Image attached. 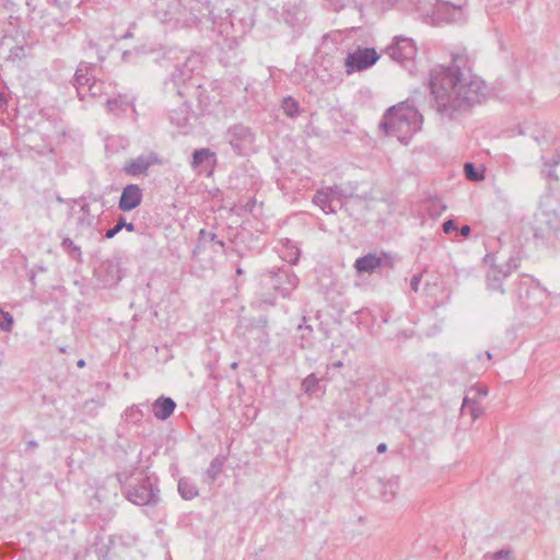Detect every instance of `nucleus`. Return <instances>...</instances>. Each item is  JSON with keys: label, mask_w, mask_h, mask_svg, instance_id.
<instances>
[{"label": "nucleus", "mask_w": 560, "mask_h": 560, "mask_svg": "<svg viewBox=\"0 0 560 560\" xmlns=\"http://www.w3.org/2000/svg\"><path fill=\"white\" fill-rule=\"evenodd\" d=\"M466 62L464 56L455 55L452 65H438L429 72L432 108L443 120H457L489 94L486 82L474 74Z\"/></svg>", "instance_id": "f257e3e1"}, {"label": "nucleus", "mask_w": 560, "mask_h": 560, "mask_svg": "<svg viewBox=\"0 0 560 560\" xmlns=\"http://www.w3.org/2000/svg\"><path fill=\"white\" fill-rule=\"evenodd\" d=\"M214 23L209 0H154L153 14L172 27H191L206 15Z\"/></svg>", "instance_id": "f03ea898"}, {"label": "nucleus", "mask_w": 560, "mask_h": 560, "mask_svg": "<svg viewBox=\"0 0 560 560\" xmlns=\"http://www.w3.org/2000/svg\"><path fill=\"white\" fill-rule=\"evenodd\" d=\"M256 292L259 306L276 305L278 295L288 299L298 288L300 279L288 266L272 267L258 275Z\"/></svg>", "instance_id": "7ed1b4c3"}, {"label": "nucleus", "mask_w": 560, "mask_h": 560, "mask_svg": "<svg viewBox=\"0 0 560 560\" xmlns=\"http://www.w3.org/2000/svg\"><path fill=\"white\" fill-rule=\"evenodd\" d=\"M423 117L420 112L400 102L384 113L380 128L385 135L396 137L400 142L408 143L412 136L421 129Z\"/></svg>", "instance_id": "20e7f679"}, {"label": "nucleus", "mask_w": 560, "mask_h": 560, "mask_svg": "<svg viewBox=\"0 0 560 560\" xmlns=\"http://www.w3.org/2000/svg\"><path fill=\"white\" fill-rule=\"evenodd\" d=\"M202 66V56L199 52H184L183 61L175 66V70L165 81V88L179 96L190 94V90L201 88L199 71Z\"/></svg>", "instance_id": "39448f33"}, {"label": "nucleus", "mask_w": 560, "mask_h": 560, "mask_svg": "<svg viewBox=\"0 0 560 560\" xmlns=\"http://www.w3.org/2000/svg\"><path fill=\"white\" fill-rule=\"evenodd\" d=\"M534 237L557 246L560 243V196H547L534 220Z\"/></svg>", "instance_id": "423d86ee"}, {"label": "nucleus", "mask_w": 560, "mask_h": 560, "mask_svg": "<svg viewBox=\"0 0 560 560\" xmlns=\"http://www.w3.org/2000/svg\"><path fill=\"white\" fill-rule=\"evenodd\" d=\"M514 298L525 308H536L542 306L549 300V293L538 281L529 275H521L514 282L512 290Z\"/></svg>", "instance_id": "0eeeda50"}, {"label": "nucleus", "mask_w": 560, "mask_h": 560, "mask_svg": "<svg viewBox=\"0 0 560 560\" xmlns=\"http://www.w3.org/2000/svg\"><path fill=\"white\" fill-rule=\"evenodd\" d=\"M160 489L150 477L143 476L136 478L133 483L126 485L122 490L124 497L135 505H156Z\"/></svg>", "instance_id": "6e6552de"}, {"label": "nucleus", "mask_w": 560, "mask_h": 560, "mask_svg": "<svg viewBox=\"0 0 560 560\" xmlns=\"http://www.w3.org/2000/svg\"><path fill=\"white\" fill-rule=\"evenodd\" d=\"M486 262H491L490 267L486 272V284L487 289L492 292H499L500 294H505V289L503 287L504 280L511 275L512 271L516 270L520 267L521 258L518 255H512L505 265H497L494 262V254L488 253L485 256Z\"/></svg>", "instance_id": "1a4fd4ad"}, {"label": "nucleus", "mask_w": 560, "mask_h": 560, "mask_svg": "<svg viewBox=\"0 0 560 560\" xmlns=\"http://www.w3.org/2000/svg\"><path fill=\"white\" fill-rule=\"evenodd\" d=\"M387 54L393 60L400 63L410 74H415V57L417 46L412 38L396 36L387 48Z\"/></svg>", "instance_id": "9d476101"}, {"label": "nucleus", "mask_w": 560, "mask_h": 560, "mask_svg": "<svg viewBox=\"0 0 560 560\" xmlns=\"http://www.w3.org/2000/svg\"><path fill=\"white\" fill-rule=\"evenodd\" d=\"M226 139L233 151L238 155H247L253 151L255 135L252 129L242 124L229 128Z\"/></svg>", "instance_id": "9b49d317"}, {"label": "nucleus", "mask_w": 560, "mask_h": 560, "mask_svg": "<svg viewBox=\"0 0 560 560\" xmlns=\"http://www.w3.org/2000/svg\"><path fill=\"white\" fill-rule=\"evenodd\" d=\"M378 59L380 56L374 48H358L347 56L345 61L346 72L351 74L355 71L369 69L374 66Z\"/></svg>", "instance_id": "f8f14e48"}, {"label": "nucleus", "mask_w": 560, "mask_h": 560, "mask_svg": "<svg viewBox=\"0 0 560 560\" xmlns=\"http://www.w3.org/2000/svg\"><path fill=\"white\" fill-rule=\"evenodd\" d=\"M245 325L244 335L248 339H255L264 347L269 345V331H268V318L267 316L260 315L253 318H244Z\"/></svg>", "instance_id": "ddd939ff"}, {"label": "nucleus", "mask_w": 560, "mask_h": 560, "mask_svg": "<svg viewBox=\"0 0 560 560\" xmlns=\"http://www.w3.org/2000/svg\"><path fill=\"white\" fill-rule=\"evenodd\" d=\"M94 77V65L85 61H81L73 74V78L71 80V84L77 90V95L79 100L85 101L88 98V94L85 93V88L89 85L93 80Z\"/></svg>", "instance_id": "4468645a"}, {"label": "nucleus", "mask_w": 560, "mask_h": 560, "mask_svg": "<svg viewBox=\"0 0 560 560\" xmlns=\"http://www.w3.org/2000/svg\"><path fill=\"white\" fill-rule=\"evenodd\" d=\"M162 164V160L158 153L151 152L148 155H139L136 159L128 161L122 172L129 176L144 175L150 166Z\"/></svg>", "instance_id": "2eb2a0df"}, {"label": "nucleus", "mask_w": 560, "mask_h": 560, "mask_svg": "<svg viewBox=\"0 0 560 560\" xmlns=\"http://www.w3.org/2000/svg\"><path fill=\"white\" fill-rule=\"evenodd\" d=\"M215 163V153L209 148L197 149L192 152L191 167L199 174L211 175Z\"/></svg>", "instance_id": "dca6fc26"}, {"label": "nucleus", "mask_w": 560, "mask_h": 560, "mask_svg": "<svg viewBox=\"0 0 560 560\" xmlns=\"http://www.w3.org/2000/svg\"><path fill=\"white\" fill-rule=\"evenodd\" d=\"M143 199V191L137 184H128L122 190L118 200V209L129 212L139 207Z\"/></svg>", "instance_id": "f3484780"}, {"label": "nucleus", "mask_w": 560, "mask_h": 560, "mask_svg": "<svg viewBox=\"0 0 560 560\" xmlns=\"http://www.w3.org/2000/svg\"><path fill=\"white\" fill-rule=\"evenodd\" d=\"M176 406L173 398L162 395L153 401L152 412L156 419L164 421L173 415Z\"/></svg>", "instance_id": "a211bd4d"}, {"label": "nucleus", "mask_w": 560, "mask_h": 560, "mask_svg": "<svg viewBox=\"0 0 560 560\" xmlns=\"http://www.w3.org/2000/svg\"><path fill=\"white\" fill-rule=\"evenodd\" d=\"M386 256H377L376 254H368L364 256L359 257L355 262L354 267L358 272L360 273H372L374 272L378 267L383 266L384 260L386 259Z\"/></svg>", "instance_id": "6ab92c4d"}, {"label": "nucleus", "mask_w": 560, "mask_h": 560, "mask_svg": "<svg viewBox=\"0 0 560 560\" xmlns=\"http://www.w3.org/2000/svg\"><path fill=\"white\" fill-rule=\"evenodd\" d=\"M208 244H212V249L214 252H217L213 248L214 245L219 246L222 252L225 250V242L222 238H219L217 233L201 229L197 240V248H206Z\"/></svg>", "instance_id": "aec40b11"}, {"label": "nucleus", "mask_w": 560, "mask_h": 560, "mask_svg": "<svg viewBox=\"0 0 560 560\" xmlns=\"http://www.w3.org/2000/svg\"><path fill=\"white\" fill-rule=\"evenodd\" d=\"M177 490L184 500H192L199 495L196 483L188 477H182L178 480Z\"/></svg>", "instance_id": "412c9836"}, {"label": "nucleus", "mask_w": 560, "mask_h": 560, "mask_svg": "<svg viewBox=\"0 0 560 560\" xmlns=\"http://www.w3.org/2000/svg\"><path fill=\"white\" fill-rule=\"evenodd\" d=\"M446 208V205L438 197H430L423 201V209L432 219L439 218Z\"/></svg>", "instance_id": "4be33fe9"}, {"label": "nucleus", "mask_w": 560, "mask_h": 560, "mask_svg": "<svg viewBox=\"0 0 560 560\" xmlns=\"http://www.w3.org/2000/svg\"><path fill=\"white\" fill-rule=\"evenodd\" d=\"M412 9L419 14L420 18L427 19L434 13L436 5L435 0H410Z\"/></svg>", "instance_id": "5701e85b"}, {"label": "nucleus", "mask_w": 560, "mask_h": 560, "mask_svg": "<svg viewBox=\"0 0 560 560\" xmlns=\"http://www.w3.org/2000/svg\"><path fill=\"white\" fill-rule=\"evenodd\" d=\"M282 245L284 252L282 253L281 258L291 265H295L301 255L300 248L289 238L283 240Z\"/></svg>", "instance_id": "b1692460"}, {"label": "nucleus", "mask_w": 560, "mask_h": 560, "mask_svg": "<svg viewBox=\"0 0 560 560\" xmlns=\"http://www.w3.org/2000/svg\"><path fill=\"white\" fill-rule=\"evenodd\" d=\"M224 462H225L224 456H217L210 462V465L205 472L208 483H213L218 479L219 475L222 471Z\"/></svg>", "instance_id": "393cba45"}, {"label": "nucleus", "mask_w": 560, "mask_h": 560, "mask_svg": "<svg viewBox=\"0 0 560 560\" xmlns=\"http://www.w3.org/2000/svg\"><path fill=\"white\" fill-rule=\"evenodd\" d=\"M281 109L287 117L294 119L300 116L301 107L299 102L292 96H287L281 102Z\"/></svg>", "instance_id": "a878e982"}, {"label": "nucleus", "mask_w": 560, "mask_h": 560, "mask_svg": "<svg viewBox=\"0 0 560 560\" xmlns=\"http://www.w3.org/2000/svg\"><path fill=\"white\" fill-rule=\"evenodd\" d=\"M313 202L318 206L326 214L335 213L336 210L331 206V199L327 191L318 190L313 197Z\"/></svg>", "instance_id": "bb28decb"}, {"label": "nucleus", "mask_w": 560, "mask_h": 560, "mask_svg": "<svg viewBox=\"0 0 560 560\" xmlns=\"http://www.w3.org/2000/svg\"><path fill=\"white\" fill-rule=\"evenodd\" d=\"M170 120L177 127H184L189 120V112L186 104H183L178 109L170 112Z\"/></svg>", "instance_id": "cd10ccee"}, {"label": "nucleus", "mask_w": 560, "mask_h": 560, "mask_svg": "<svg viewBox=\"0 0 560 560\" xmlns=\"http://www.w3.org/2000/svg\"><path fill=\"white\" fill-rule=\"evenodd\" d=\"M460 410L463 413L469 412L472 420L478 419L482 413V409L478 401L474 398H469L468 396L464 397Z\"/></svg>", "instance_id": "c85d7f7f"}, {"label": "nucleus", "mask_w": 560, "mask_h": 560, "mask_svg": "<svg viewBox=\"0 0 560 560\" xmlns=\"http://www.w3.org/2000/svg\"><path fill=\"white\" fill-rule=\"evenodd\" d=\"M382 498L384 501H390L395 498L398 489L399 481L397 477L390 478L382 483Z\"/></svg>", "instance_id": "c756f323"}, {"label": "nucleus", "mask_w": 560, "mask_h": 560, "mask_svg": "<svg viewBox=\"0 0 560 560\" xmlns=\"http://www.w3.org/2000/svg\"><path fill=\"white\" fill-rule=\"evenodd\" d=\"M464 174L468 180L479 182L485 177V170L478 168L472 162H466L464 164Z\"/></svg>", "instance_id": "7c9ffc66"}, {"label": "nucleus", "mask_w": 560, "mask_h": 560, "mask_svg": "<svg viewBox=\"0 0 560 560\" xmlns=\"http://www.w3.org/2000/svg\"><path fill=\"white\" fill-rule=\"evenodd\" d=\"M62 249L75 260H82V252L80 246L75 245L70 237H65L61 242Z\"/></svg>", "instance_id": "2f4dec72"}, {"label": "nucleus", "mask_w": 560, "mask_h": 560, "mask_svg": "<svg viewBox=\"0 0 560 560\" xmlns=\"http://www.w3.org/2000/svg\"><path fill=\"white\" fill-rule=\"evenodd\" d=\"M106 105L108 112L114 113L115 115L126 112L129 107L128 102L119 98H108Z\"/></svg>", "instance_id": "473e14b6"}, {"label": "nucleus", "mask_w": 560, "mask_h": 560, "mask_svg": "<svg viewBox=\"0 0 560 560\" xmlns=\"http://www.w3.org/2000/svg\"><path fill=\"white\" fill-rule=\"evenodd\" d=\"M143 419V412L139 406H132L125 411V420L129 423L139 424Z\"/></svg>", "instance_id": "72a5a7b5"}, {"label": "nucleus", "mask_w": 560, "mask_h": 560, "mask_svg": "<svg viewBox=\"0 0 560 560\" xmlns=\"http://www.w3.org/2000/svg\"><path fill=\"white\" fill-rule=\"evenodd\" d=\"M319 380L314 373H311L302 381V389L305 394H313L317 390Z\"/></svg>", "instance_id": "f704fd0d"}, {"label": "nucleus", "mask_w": 560, "mask_h": 560, "mask_svg": "<svg viewBox=\"0 0 560 560\" xmlns=\"http://www.w3.org/2000/svg\"><path fill=\"white\" fill-rule=\"evenodd\" d=\"M13 316L9 312L0 308V329L10 332L13 328Z\"/></svg>", "instance_id": "c9c22d12"}, {"label": "nucleus", "mask_w": 560, "mask_h": 560, "mask_svg": "<svg viewBox=\"0 0 560 560\" xmlns=\"http://www.w3.org/2000/svg\"><path fill=\"white\" fill-rule=\"evenodd\" d=\"M206 90L203 89V86L201 85V88L196 91V90H190V94L195 95L200 104L201 107L203 108H207L209 105H210V101H209V97L208 95H206Z\"/></svg>", "instance_id": "e433bc0d"}, {"label": "nucleus", "mask_w": 560, "mask_h": 560, "mask_svg": "<svg viewBox=\"0 0 560 560\" xmlns=\"http://www.w3.org/2000/svg\"><path fill=\"white\" fill-rule=\"evenodd\" d=\"M101 86L102 83L98 82L96 79H94L89 85L85 88V93L88 94V97H97L101 95Z\"/></svg>", "instance_id": "4c0bfd02"}, {"label": "nucleus", "mask_w": 560, "mask_h": 560, "mask_svg": "<svg viewBox=\"0 0 560 560\" xmlns=\"http://www.w3.org/2000/svg\"><path fill=\"white\" fill-rule=\"evenodd\" d=\"M491 560H511L512 558V550L510 548L508 549H500L490 556Z\"/></svg>", "instance_id": "58836bf2"}, {"label": "nucleus", "mask_w": 560, "mask_h": 560, "mask_svg": "<svg viewBox=\"0 0 560 560\" xmlns=\"http://www.w3.org/2000/svg\"><path fill=\"white\" fill-rule=\"evenodd\" d=\"M116 223L118 224L120 231L122 229H126L128 232H135L136 231V224L133 222H127L126 218L122 215H119L116 220Z\"/></svg>", "instance_id": "ea45409f"}, {"label": "nucleus", "mask_w": 560, "mask_h": 560, "mask_svg": "<svg viewBox=\"0 0 560 560\" xmlns=\"http://www.w3.org/2000/svg\"><path fill=\"white\" fill-rule=\"evenodd\" d=\"M24 57H25V54H24L23 46H14L13 48L10 49V55H9L10 59L15 60V59H22Z\"/></svg>", "instance_id": "a19ab883"}, {"label": "nucleus", "mask_w": 560, "mask_h": 560, "mask_svg": "<svg viewBox=\"0 0 560 560\" xmlns=\"http://www.w3.org/2000/svg\"><path fill=\"white\" fill-rule=\"evenodd\" d=\"M442 229L445 234H450L454 231H457L458 226L454 220L448 219L443 223Z\"/></svg>", "instance_id": "79ce46f5"}, {"label": "nucleus", "mask_w": 560, "mask_h": 560, "mask_svg": "<svg viewBox=\"0 0 560 560\" xmlns=\"http://www.w3.org/2000/svg\"><path fill=\"white\" fill-rule=\"evenodd\" d=\"M328 189H329V191H330V194H331L332 196H336V197H338L339 199H341V198H347V197L349 196V195L347 194V191H346L342 187L337 186V185H335V186H332V187H329Z\"/></svg>", "instance_id": "37998d69"}, {"label": "nucleus", "mask_w": 560, "mask_h": 560, "mask_svg": "<svg viewBox=\"0 0 560 560\" xmlns=\"http://www.w3.org/2000/svg\"><path fill=\"white\" fill-rule=\"evenodd\" d=\"M469 393H475L476 396L485 397L488 395V388L485 385H474L469 388Z\"/></svg>", "instance_id": "c03bdc74"}, {"label": "nucleus", "mask_w": 560, "mask_h": 560, "mask_svg": "<svg viewBox=\"0 0 560 560\" xmlns=\"http://www.w3.org/2000/svg\"><path fill=\"white\" fill-rule=\"evenodd\" d=\"M130 477H131V474H130V472H127V471H122V472H118V474H117V479H118V481H119V482H120V485H121V491L124 490V487H125L126 485H129V483H128V480H129V478H130Z\"/></svg>", "instance_id": "a18cd8bd"}, {"label": "nucleus", "mask_w": 560, "mask_h": 560, "mask_svg": "<svg viewBox=\"0 0 560 560\" xmlns=\"http://www.w3.org/2000/svg\"><path fill=\"white\" fill-rule=\"evenodd\" d=\"M420 281H421V276L420 275L412 276V278L410 280V288H411L412 291H415V292L418 291Z\"/></svg>", "instance_id": "49530a36"}, {"label": "nucleus", "mask_w": 560, "mask_h": 560, "mask_svg": "<svg viewBox=\"0 0 560 560\" xmlns=\"http://www.w3.org/2000/svg\"><path fill=\"white\" fill-rule=\"evenodd\" d=\"M120 232L118 224L116 223L113 228L108 229L105 233L106 238H113Z\"/></svg>", "instance_id": "de8ad7c7"}, {"label": "nucleus", "mask_w": 560, "mask_h": 560, "mask_svg": "<svg viewBox=\"0 0 560 560\" xmlns=\"http://www.w3.org/2000/svg\"><path fill=\"white\" fill-rule=\"evenodd\" d=\"M459 232V234L464 237H468L471 233V228L467 224L465 225H462L460 228H458L457 230Z\"/></svg>", "instance_id": "09e8293b"}, {"label": "nucleus", "mask_w": 560, "mask_h": 560, "mask_svg": "<svg viewBox=\"0 0 560 560\" xmlns=\"http://www.w3.org/2000/svg\"><path fill=\"white\" fill-rule=\"evenodd\" d=\"M101 406H102V404L95 399L86 400L84 404L85 408H90V407L91 408H100Z\"/></svg>", "instance_id": "8fccbe9b"}, {"label": "nucleus", "mask_w": 560, "mask_h": 560, "mask_svg": "<svg viewBox=\"0 0 560 560\" xmlns=\"http://www.w3.org/2000/svg\"><path fill=\"white\" fill-rule=\"evenodd\" d=\"M80 211H81L84 215H90V212H91L90 205H88V203H83V205L80 207Z\"/></svg>", "instance_id": "3c124183"}, {"label": "nucleus", "mask_w": 560, "mask_h": 560, "mask_svg": "<svg viewBox=\"0 0 560 560\" xmlns=\"http://www.w3.org/2000/svg\"><path fill=\"white\" fill-rule=\"evenodd\" d=\"M38 446V443L34 440H31L26 443V450H33Z\"/></svg>", "instance_id": "603ef678"}, {"label": "nucleus", "mask_w": 560, "mask_h": 560, "mask_svg": "<svg viewBox=\"0 0 560 560\" xmlns=\"http://www.w3.org/2000/svg\"><path fill=\"white\" fill-rule=\"evenodd\" d=\"M7 105V98L2 92H0V109Z\"/></svg>", "instance_id": "864d4df0"}, {"label": "nucleus", "mask_w": 560, "mask_h": 560, "mask_svg": "<svg viewBox=\"0 0 560 560\" xmlns=\"http://www.w3.org/2000/svg\"><path fill=\"white\" fill-rule=\"evenodd\" d=\"M386 450H387V446L385 443L378 444L377 448H376L377 453H384Z\"/></svg>", "instance_id": "5fc2aeb1"}, {"label": "nucleus", "mask_w": 560, "mask_h": 560, "mask_svg": "<svg viewBox=\"0 0 560 560\" xmlns=\"http://www.w3.org/2000/svg\"><path fill=\"white\" fill-rule=\"evenodd\" d=\"M77 365H78V368H84V366H85V360H84V359H80V360L77 362Z\"/></svg>", "instance_id": "6e6d98bb"}, {"label": "nucleus", "mask_w": 560, "mask_h": 560, "mask_svg": "<svg viewBox=\"0 0 560 560\" xmlns=\"http://www.w3.org/2000/svg\"><path fill=\"white\" fill-rule=\"evenodd\" d=\"M485 357H486L487 360H491L492 359V353L489 352V351H486L485 352Z\"/></svg>", "instance_id": "4d7b16f0"}, {"label": "nucleus", "mask_w": 560, "mask_h": 560, "mask_svg": "<svg viewBox=\"0 0 560 560\" xmlns=\"http://www.w3.org/2000/svg\"><path fill=\"white\" fill-rule=\"evenodd\" d=\"M343 365V363L341 361H337L335 363H332V366L335 368H341Z\"/></svg>", "instance_id": "13d9d810"}, {"label": "nucleus", "mask_w": 560, "mask_h": 560, "mask_svg": "<svg viewBox=\"0 0 560 560\" xmlns=\"http://www.w3.org/2000/svg\"><path fill=\"white\" fill-rule=\"evenodd\" d=\"M244 273V270L241 267L236 268V275L241 276Z\"/></svg>", "instance_id": "bf43d9fd"}, {"label": "nucleus", "mask_w": 560, "mask_h": 560, "mask_svg": "<svg viewBox=\"0 0 560 560\" xmlns=\"http://www.w3.org/2000/svg\"><path fill=\"white\" fill-rule=\"evenodd\" d=\"M452 9H453L455 12L460 13V7L452 5Z\"/></svg>", "instance_id": "052dcab7"}, {"label": "nucleus", "mask_w": 560, "mask_h": 560, "mask_svg": "<svg viewBox=\"0 0 560 560\" xmlns=\"http://www.w3.org/2000/svg\"><path fill=\"white\" fill-rule=\"evenodd\" d=\"M59 351H60L61 353H66V352H67V348H66V347H59Z\"/></svg>", "instance_id": "680f3d73"}, {"label": "nucleus", "mask_w": 560, "mask_h": 560, "mask_svg": "<svg viewBox=\"0 0 560 560\" xmlns=\"http://www.w3.org/2000/svg\"><path fill=\"white\" fill-rule=\"evenodd\" d=\"M54 3L59 7L61 5L60 0H54Z\"/></svg>", "instance_id": "e2e57ef3"}, {"label": "nucleus", "mask_w": 560, "mask_h": 560, "mask_svg": "<svg viewBox=\"0 0 560 560\" xmlns=\"http://www.w3.org/2000/svg\"><path fill=\"white\" fill-rule=\"evenodd\" d=\"M547 176H548V177H553V172H552V171H549Z\"/></svg>", "instance_id": "0e129e2a"}, {"label": "nucleus", "mask_w": 560, "mask_h": 560, "mask_svg": "<svg viewBox=\"0 0 560 560\" xmlns=\"http://www.w3.org/2000/svg\"><path fill=\"white\" fill-rule=\"evenodd\" d=\"M477 359H478V360H482V354H478V355H477Z\"/></svg>", "instance_id": "69168bd1"}, {"label": "nucleus", "mask_w": 560, "mask_h": 560, "mask_svg": "<svg viewBox=\"0 0 560 560\" xmlns=\"http://www.w3.org/2000/svg\"><path fill=\"white\" fill-rule=\"evenodd\" d=\"M35 279V275L33 273L32 277H31V281L33 282Z\"/></svg>", "instance_id": "338daca9"}, {"label": "nucleus", "mask_w": 560, "mask_h": 560, "mask_svg": "<svg viewBox=\"0 0 560 560\" xmlns=\"http://www.w3.org/2000/svg\"><path fill=\"white\" fill-rule=\"evenodd\" d=\"M83 221H84V218H81V219L79 220V223H81V224H82V223H83Z\"/></svg>", "instance_id": "774afa93"}]
</instances>
